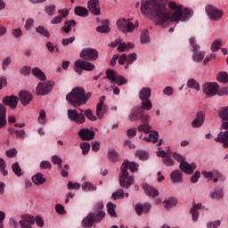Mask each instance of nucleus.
Listing matches in <instances>:
<instances>
[{
  "mask_svg": "<svg viewBox=\"0 0 228 228\" xmlns=\"http://www.w3.org/2000/svg\"><path fill=\"white\" fill-rule=\"evenodd\" d=\"M187 86L189 88H192L193 90H197L198 92H199V90H200V85H199V82H197L193 78H191L188 80Z\"/></svg>",
  "mask_w": 228,
  "mask_h": 228,
  "instance_id": "37998d69",
  "label": "nucleus"
},
{
  "mask_svg": "<svg viewBox=\"0 0 228 228\" xmlns=\"http://www.w3.org/2000/svg\"><path fill=\"white\" fill-rule=\"evenodd\" d=\"M80 58L74 63V70L78 76L83 74V70L86 72H92L95 70V65L90 61H96L99 60V51L95 48H84L80 53ZM86 60V61H85Z\"/></svg>",
  "mask_w": 228,
  "mask_h": 228,
  "instance_id": "f03ea898",
  "label": "nucleus"
},
{
  "mask_svg": "<svg viewBox=\"0 0 228 228\" xmlns=\"http://www.w3.org/2000/svg\"><path fill=\"white\" fill-rule=\"evenodd\" d=\"M116 84L118 85V86L127 85V79L120 75H118V77L116 78Z\"/></svg>",
  "mask_w": 228,
  "mask_h": 228,
  "instance_id": "052dcab7",
  "label": "nucleus"
},
{
  "mask_svg": "<svg viewBox=\"0 0 228 228\" xmlns=\"http://www.w3.org/2000/svg\"><path fill=\"white\" fill-rule=\"evenodd\" d=\"M215 142H221V143L228 142V130L224 132H220L218 134V136L215 139Z\"/></svg>",
  "mask_w": 228,
  "mask_h": 228,
  "instance_id": "4c0bfd02",
  "label": "nucleus"
},
{
  "mask_svg": "<svg viewBox=\"0 0 228 228\" xmlns=\"http://www.w3.org/2000/svg\"><path fill=\"white\" fill-rule=\"evenodd\" d=\"M201 175L203 177H205V179H212L214 183H218V181H225V177H224V175H222L218 171H203Z\"/></svg>",
  "mask_w": 228,
  "mask_h": 228,
  "instance_id": "f8f14e48",
  "label": "nucleus"
},
{
  "mask_svg": "<svg viewBox=\"0 0 228 228\" xmlns=\"http://www.w3.org/2000/svg\"><path fill=\"white\" fill-rule=\"evenodd\" d=\"M136 53H131L128 56L126 55V65L125 66V69H129V66L136 61Z\"/></svg>",
  "mask_w": 228,
  "mask_h": 228,
  "instance_id": "de8ad7c7",
  "label": "nucleus"
},
{
  "mask_svg": "<svg viewBox=\"0 0 228 228\" xmlns=\"http://www.w3.org/2000/svg\"><path fill=\"white\" fill-rule=\"evenodd\" d=\"M36 31L39 35H42V37H45V38H49V37H51V34L49 33V30H47V28H45L43 26H39V27L36 28Z\"/></svg>",
  "mask_w": 228,
  "mask_h": 228,
  "instance_id": "79ce46f5",
  "label": "nucleus"
},
{
  "mask_svg": "<svg viewBox=\"0 0 228 228\" xmlns=\"http://www.w3.org/2000/svg\"><path fill=\"white\" fill-rule=\"evenodd\" d=\"M135 158H138L141 161H147L149 159V153L143 150H138L135 151Z\"/></svg>",
  "mask_w": 228,
  "mask_h": 228,
  "instance_id": "473e14b6",
  "label": "nucleus"
},
{
  "mask_svg": "<svg viewBox=\"0 0 228 228\" xmlns=\"http://www.w3.org/2000/svg\"><path fill=\"white\" fill-rule=\"evenodd\" d=\"M120 170L121 175H119V184L121 188L129 190V188H131L134 183V178L129 175V172H127V164L123 163Z\"/></svg>",
  "mask_w": 228,
  "mask_h": 228,
  "instance_id": "39448f33",
  "label": "nucleus"
},
{
  "mask_svg": "<svg viewBox=\"0 0 228 228\" xmlns=\"http://www.w3.org/2000/svg\"><path fill=\"white\" fill-rule=\"evenodd\" d=\"M142 188L146 195H148L149 197H158V195H159V191H158V189H154L147 183H143Z\"/></svg>",
  "mask_w": 228,
  "mask_h": 228,
  "instance_id": "b1692460",
  "label": "nucleus"
},
{
  "mask_svg": "<svg viewBox=\"0 0 228 228\" xmlns=\"http://www.w3.org/2000/svg\"><path fill=\"white\" fill-rule=\"evenodd\" d=\"M175 204H177L176 200L169 199V200L164 201V208H166V209H170V208H174V206H175Z\"/></svg>",
  "mask_w": 228,
  "mask_h": 228,
  "instance_id": "603ef678",
  "label": "nucleus"
},
{
  "mask_svg": "<svg viewBox=\"0 0 228 228\" xmlns=\"http://www.w3.org/2000/svg\"><path fill=\"white\" fill-rule=\"evenodd\" d=\"M206 12L207 15H208L209 19H211V20H220V19H222V17L224 16V12L213 5L207 6Z\"/></svg>",
  "mask_w": 228,
  "mask_h": 228,
  "instance_id": "9b49d317",
  "label": "nucleus"
},
{
  "mask_svg": "<svg viewBox=\"0 0 228 228\" xmlns=\"http://www.w3.org/2000/svg\"><path fill=\"white\" fill-rule=\"evenodd\" d=\"M129 20H126L124 18L118 19L117 20V28L118 29H119V31H122L124 33V31H126V28L127 26V22Z\"/></svg>",
  "mask_w": 228,
  "mask_h": 228,
  "instance_id": "f704fd0d",
  "label": "nucleus"
},
{
  "mask_svg": "<svg viewBox=\"0 0 228 228\" xmlns=\"http://www.w3.org/2000/svg\"><path fill=\"white\" fill-rule=\"evenodd\" d=\"M6 106L0 103V129H3L6 126Z\"/></svg>",
  "mask_w": 228,
  "mask_h": 228,
  "instance_id": "4be33fe9",
  "label": "nucleus"
},
{
  "mask_svg": "<svg viewBox=\"0 0 228 228\" xmlns=\"http://www.w3.org/2000/svg\"><path fill=\"white\" fill-rule=\"evenodd\" d=\"M72 26H76V20H70L65 21L64 28H63L64 33H70L72 29Z\"/></svg>",
  "mask_w": 228,
  "mask_h": 228,
  "instance_id": "a19ab883",
  "label": "nucleus"
},
{
  "mask_svg": "<svg viewBox=\"0 0 228 228\" xmlns=\"http://www.w3.org/2000/svg\"><path fill=\"white\" fill-rule=\"evenodd\" d=\"M151 90L149 87H142L139 92L140 101H145L151 99Z\"/></svg>",
  "mask_w": 228,
  "mask_h": 228,
  "instance_id": "bb28decb",
  "label": "nucleus"
},
{
  "mask_svg": "<svg viewBox=\"0 0 228 228\" xmlns=\"http://www.w3.org/2000/svg\"><path fill=\"white\" fill-rule=\"evenodd\" d=\"M11 33L14 37V38H20V37H22V30L19 28L12 29Z\"/></svg>",
  "mask_w": 228,
  "mask_h": 228,
  "instance_id": "e2e57ef3",
  "label": "nucleus"
},
{
  "mask_svg": "<svg viewBox=\"0 0 228 228\" xmlns=\"http://www.w3.org/2000/svg\"><path fill=\"white\" fill-rule=\"evenodd\" d=\"M80 148L82 149V154L84 156H86V154H88V152L90 151V143L86 142H81Z\"/></svg>",
  "mask_w": 228,
  "mask_h": 228,
  "instance_id": "864d4df0",
  "label": "nucleus"
},
{
  "mask_svg": "<svg viewBox=\"0 0 228 228\" xmlns=\"http://www.w3.org/2000/svg\"><path fill=\"white\" fill-rule=\"evenodd\" d=\"M39 167L41 168V170H51L53 168V165L51 164V162L47 161V160H43L40 165Z\"/></svg>",
  "mask_w": 228,
  "mask_h": 228,
  "instance_id": "13d9d810",
  "label": "nucleus"
},
{
  "mask_svg": "<svg viewBox=\"0 0 228 228\" xmlns=\"http://www.w3.org/2000/svg\"><path fill=\"white\" fill-rule=\"evenodd\" d=\"M190 44L191 45H192L193 49V61L200 63V61H203L204 58L206 57V52L200 51V46L195 43V37L190 38Z\"/></svg>",
  "mask_w": 228,
  "mask_h": 228,
  "instance_id": "0eeeda50",
  "label": "nucleus"
},
{
  "mask_svg": "<svg viewBox=\"0 0 228 228\" xmlns=\"http://www.w3.org/2000/svg\"><path fill=\"white\" fill-rule=\"evenodd\" d=\"M82 190L84 191H94L97 190V187H95V185L90 182H85L84 184H82Z\"/></svg>",
  "mask_w": 228,
  "mask_h": 228,
  "instance_id": "c03bdc74",
  "label": "nucleus"
},
{
  "mask_svg": "<svg viewBox=\"0 0 228 228\" xmlns=\"http://www.w3.org/2000/svg\"><path fill=\"white\" fill-rule=\"evenodd\" d=\"M129 49H134V45L133 43L126 44L125 42L121 41L118 46V53H124L126 51H129Z\"/></svg>",
  "mask_w": 228,
  "mask_h": 228,
  "instance_id": "c85d7f7f",
  "label": "nucleus"
},
{
  "mask_svg": "<svg viewBox=\"0 0 228 228\" xmlns=\"http://www.w3.org/2000/svg\"><path fill=\"white\" fill-rule=\"evenodd\" d=\"M217 81L219 83H228V75L225 72H221L217 75Z\"/></svg>",
  "mask_w": 228,
  "mask_h": 228,
  "instance_id": "4d7b16f0",
  "label": "nucleus"
},
{
  "mask_svg": "<svg viewBox=\"0 0 228 228\" xmlns=\"http://www.w3.org/2000/svg\"><path fill=\"white\" fill-rule=\"evenodd\" d=\"M151 208L152 205H151V203H137L134 207L135 213L138 215V216H142V215H149Z\"/></svg>",
  "mask_w": 228,
  "mask_h": 228,
  "instance_id": "ddd939ff",
  "label": "nucleus"
},
{
  "mask_svg": "<svg viewBox=\"0 0 228 228\" xmlns=\"http://www.w3.org/2000/svg\"><path fill=\"white\" fill-rule=\"evenodd\" d=\"M142 111L143 110L140 108H134L129 114V120H131V122H136V120H138L142 116Z\"/></svg>",
  "mask_w": 228,
  "mask_h": 228,
  "instance_id": "393cba45",
  "label": "nucleus"
},
{
  "mask_svg": "<svg viewBox=\"0 0 228 228\" xmlns=\"http://www.w3.org/2000/svg\"><path fill=\"white\" fill-rule=\"evenodd\" d=\"M87 8L93 15H101V4L99 0H89Z\"/></svg>",
  "mask_w": 228,
  "mask_h": 228,
  "instance_id": "2eb2a0df",
  "label": "nucleus"
},
{
  "mask_svg": "<svg viewBox=\"0 0 228 228\" xmlns=\"http://www.w3.org/2000/svg\"><path fill=\"white\" fill-rule=\"evenodd\" d=\"M45 12L49 15L50 17H54L56 15V5L55 4H50L45 7Z\"/></svg>",
  "mask_w": 228,
  "mask_h": 228,
  "instance_id": "58836bf2",
  "label": "nucleus"
},
{
  "mask_svg": "<svg viewBox=\"0 0 228 228\" xmlns=\"http://www.w3.org/2000/svg\"><path fill=\"white\" fill-rule=\"evenodd\" d=\"M68 118L71 122H75V124H85L86 120L85 114H79V112L74 109L68 110Z\"/></svg>",
  "mask_w": 228,
  "mask_h": 228,
  "instance_id": "1a4fd4ad",
  "label": "nucleus"
},
{
  "mask_svg": "<svg viewBox=\"0 0 228 228\" xmlns=\"http://www.w3.org/2000/svg\"><path fill=\"white\" fill-rule=\"evenodd\" d=\"M223 41L222 39H216L215 40L211 45V51L212 53H216L220 50L222 47Z\"/></svg>",
  "mask_w": 228,
  "mask_h": 228,
  "instance_id": "ea45409f",
  "label": "nucleus"
},
{
  "mask_svg": "<svg viewBox=\"0 0 228 228\" xmlns=\"http://www.w3.org/2000/svg\"><path fill=\"white\" fill-rule=\"evenodd\" d=\"M218 115L222 120H228V107L220 108Z\"/></svg>",
  "mask_w": 228,
  "mask_h": 228,
  "instance_id": "09e8293b",
  "label": "nucleus"
},
{
  "mask_svg": "<svg viewBox=\"0 0 228 228\" xmlns=\"http://www.w3.org/2000/svg\"><path fill=\"white\" fill-rule=\"evenodd\" d=\"M104 101H106V96H102L96 106V116L98 118H102V117H104V113L108 111V106L104 105Z\"/></svg>",
  "mask_w": 228,
  "mask_h": 228,
  "instance_id": "dca6fc26",
  "label": "nucleus"
},
{
  "mask_svg": "<svg viewBox=\"0 0 228 228\" xmlns=\"http://www.w3.org/2000/svg\"><path fill=\"white\" fill-rule=\"evenodd\" d=\"M112 199L114 200H117V199H124V190L119 189V190H117V191L113 192Z\"/></svg>",
  "mask_w": 228,
  "mask_h": 228,
  "instance_id": "bf43d9fd",
  "label": "nucleus"
},
{
  "mask_svg": "<svg viewBox=\"0 0 228 228\" xmlns=\"http://www.w3.org/2000/svg\"><path fill=\"white\" fill-rule=\"evenodd\" d=\"M141 101V108L142 110H144L145 111H151V110H152V102L151 101V99Z\"/></svg>",
  "mask_w": 228,
  "mask_h": 228,
  "instance_id": "e433bc0d",
  "label": "nucleus"
},
{
  "mask_svg": "<svg viewBox=\"0 0 228 228\" xmlns=\"http://www.w3.org/2000/svg\"><path fill=\"white\" fill-rule=\"evenodd\" d=\"M224 197V191L218 190L211 193V199H222Z\"/></svg>",
  "mask_w": 228,
  "mask_h": 228,
  "instance_id": "0e129e2a",
  "label": "nucleus"
},
{
  "mask_svg": "<svg viewBox=\"0 0 228 228\" xmlns=\"http://www.w3.org/2000/svg\"><path fill=\"white\" fill-rule=\"evenodd\" d=\"M75 14L78 17H88V10L83 6H77L75 8Z\"/></svg>",
  "mask_w": 228,
  "mask_h": 228,
  "instance_id": "72a5a7b5",
  "label": "nucleus"
},
{
  "mask_svg": "<svg viewBox=\"0 0 228 228\" xmlns=\"http://www.w3.org/2000/svg\"><path fill=\"white\" fill-rule=\"evenodd\" d=\"M2 102L4 106H9L11 110H15L17 104H19V97L14 95L5 96L3 98Z\"/></svg>",
  "mask_w": 228,
  "mask_h": 228,
  "instance_id": "a211bd4d",
  "label": "nucleus"
},
{
  "mask_svg": "<svg viewBox=\"0 0 228 228\" xmlns=\"http://www.w3.org/2000/svg\"><path fill=\"white\" fill-rule=\"evenodd\" d=\"M171 12H167V0H142L141 12L145 17L153 16L157 20L156 25L161 26L165 22H186L193 14L191 9H183L181 4L171 1L168 3Z\"/></svg>",
  "mask_w": 228,
  "mask_h": 228,
  "instance_id": "f257e3e1",
  "label": "nucleus"
},
{
  "mask_svg": "<svg viewBox=\"0 0 228 228\" xmlns=\"http://www.w3.org/2000/svg\"><path fill=\"white\" fill-rule=\"evenodd\" d=\"M19 224L21 228H33L31 225L35 224V217L30 215H23Z\"/></svg>",
  "mask_w": 228,
  "mask_h": 228,
  "instance_id": "f3484780",
  "label": "nucleus"
},
{
  "mask_svg": "<svg viewBox=\"0 0 228 228\" xmlns=\"http://www.w3.org/2000/svg\"><path fill=\"white\" fill-rule=\"evenodd\" d=\"M108 159L110 161H113V163L118 161V153L115 151V150L111 149L108 151Z\"/></svg>",
  "mask_w": 228,
  "mask_h": 228,
  "instance_id": "49530a36",
  "label": "nucleus"
},
{
  "mask_svg": "<svg viewBox=\"0 0 228 228\" xmlns=\"http://www.w3.org/2000/svg\"><path fill=\"white\" fill-rule=\"evenodd\" d=\"M140 120L142 125L137 127V131H139V133H142V131H143L145 134L150 133L148 137H144L145 142H152V143H157L158 140H159V134H158L156 131H151V129H152L149 124V122H151V115L149 113H144L142 110L140 116Z\"/></svg>",
  "mask_w": 228,
  "mask_h": 228,
  "instance_id": "7ed1b4c3",
  "label": "nucleus"
},
{
  "mask_svg": "<svg viewBox=\"0 0 228 228\" xmlns=\"http://www.w3.org/2000/svg\"><path fill=\"white\" fill-rule=\"evenodd\" d=\"M20 101L22 106H28L29 102L33 100V95L28 91H21L19 93Z\"/></svg>",
  "mask_w": 228,
  "mask_h": 228,
  "instance_id": "6ab92c4d",
  "label": "nucleus"
},
{
  "mask_svg": "<svg viewBox=\"0 0 228 228\" xmlns=\"http://www.w3.org/2000/svg\"><path fill=\"white\" fill-rule=\"evenodd\" d=\"M32 74L35 76V77L40 79V81H45L46 79L45 74H44L39 68H34L32 69Z\"/></svg>",
  "mask_w": 228,
  "mask_h": 228,
  "instance_id": "2f4dec72",
  "label": "nucleus"
},
{
  "mask_svg": "<svg viewBox=\"0 0 228 228\" xmlns=\"http://www.w3.org/2000/svg\"><path fill=\"white\" fill-rule=\"evenodd\" d=\"M220 86H218V84L215 82H207L202 86L203 94L208 97H215V95L218 94Z\"/></svg>",
  "mask_w": 228,
  "mask_h": 228,
  "instance_id": "6e6552de",
  "label": "nucleus"
},
{
  "mask_svg": "<svg viewBox=\"0 0 228 228\" xmlns=\"http://www.w3.org/2000/svg\"><path fill=\"white\" fill-rule=\"evenodd\" d=\"M95 224V221L92 218V214H88L82 221V227L90 228Z\"/></svg>",
  "mask_w": 228,
  "mask_h": 228,
  "instance_id": "c756f323",
  "label": "nucleus"
},
{
  "mask_svg": "<svg viewBox=\"0 0 228 228\" xmlns=\"http://www.w3.org/2000/svg\"><path fill=\"white\" fill-rule=\"evenodd\" d=\"M84 115L85 117H86V118H88V120H92V121L97 120V118L94 115V112L90 109L86 110L84 111Z\"/></svg>",
  "mask_w": 228,
  "mask_h": 228,
  "instance_id": "6e6d98bb",
  "label": "nucleus"
},
{
  "mask_svg": "<svg viewBox=\"0 0 228 228\" xmlns=\"http://www.w3.org/2000/svg\"><path fill=\"white\" fill-rule=\"evenodd\" d=\"M124 163L127 165V169L129 168L130 172H138V164L136 162L126 160Z\"/></svg>",
  "mask_w": 228,
  "mask_h": 228,
  "instance_id": "3c124183",
  "label": "nucleus"
},
{
  "mask_svg": "<svg viewBox=\"0 0 228 228\" xmlns=\"http://www.w3.org/2000/svg\"><path fill=\"white\" fill-rule=\"evenodd\" d=\"M106 76H107L106 78L113 83L112 86H115L117 77H118V74H117V71H115L113 69H107L106 70Z\"/></svg>",
  "mask_w": 228,
  "mask_h": 228,
  "instance_id": "cd10ccee",
  "label": "nucleus"
},
{
  "mask_svg": "<svg viewBox=\"0 0 228 228\" xmlns=\"http://www.w3.org/2000/svg\"><path fill=\"white\" fill-rule=\"evenodd\" d=\"M45 118H46L45 110H41L38 117V123L42 125L45 124Z\"/></svg>",
  "mask_w": 228,
  "mask_h": 228,
  "instance_id": "774afa93",
  "label": "nucleus"
},
{
  "mask_svg": "<svg viewBox=\"0 0 228 228\" xmlns=\"http://www.w3.org/2000/svg\"><path fill=\"white\" fill-rule=\"evenodd\" d=\"M5 154L8 158H15V156H17V149L12 148L10 150H7L5 151Z\"/></svg>",
  "mask_w": 228,
  "mask_h": 228,
  "instance_id": "69168bd1",
  "label": "nucleus"
},
{
  "mask_svg": "<svg viewBox=\"0 0 228 228\" xmlns=\"http://www.w3.org/2000/svg\"><path fill=\"white\" fill-rule=\"evenodd\" d=\"M117 205L113 204L112 202L107 203V211L110 216L112 218H117V212L115 211Z\"/></svg>",
  "mask_w": 228,
  "mask_h": 228,
  "instance_id": "c9c22d12",
  "label": "nucleus"
},
{
  "mask_svg": "<svg viewBox=\"0 0 228 228\" xmlns=\"http://www.w3.org/2000/svg\"><path fill=\"white\" fill-rule=\"evenodd\" d=\"M0 172L4 177L8 175V170H6V162H4V159H0Z\"/></svg>",
  "mask_w": 228,
  "mask_h": 228,
  "instance_id": "8fccbe9b",
  "label": "nucleus"
},
{
  "mask_svg": "<svg viewBox=\"0 0 228 228\" xmlns=\"http://www.w3.org/2000/svg\"><path fill=\"white\" fill-rule=\"evenodd\" d=\"M102 209H104V204L100 201L94 207V212L89 213V215H92L94 224H99V222H102V220H104L106 213H104V210Z\"/></svg>",
  "mask_w": 228,
  "mask_h": 228,
  "instance_id": "423d86ee",
  "label": "nucleus"
},
{
  "mask_svg": "<svg viewBox=\"0 0 228 228\" xmlns=\"http://www.w3.org/2000/svg\"><path fill=\"white\" fill-rule=\"evenodd\" d=\"M54 86V82L48 81L46 83L40 82L36 89L37 95H47L53 90Z\"/></svg>",
  "mask_w": 228,
  "mask_h": 228,
  "instance_id": "9d476101",
  "label": "nucleus"
},
{
  "mask_svg": "<svg viewBox=\"0 0 228 228\" xmlns=\"http://www.w3.org/2000/svg\"><path fill=\"white\" fill-rule=\"evenodd\" d=\"M79 138L84 141L90 142V140H94L95 138V131L88 129V128H82L77 133Z\"/></svg>",
  "mask_w": 228,
  "mask_h": 228,
  "instance_id": "4468645a",
  "label": "nucleus"
},
{
  "mask_svg": "<svg viewBox=\"0 0 228 228\" xmlns=\"http://www.w3.org/2000/svg\"><path fill=\"white\" fill-rule=\"evenodd\" d=\"M170 179L174 184L183 182V173L179 170H175L170 174Z\"/></svg>",
  "mask_w": 228,
  "mask_h": 228,
  "instance_id": "a878e982",
  "label": "nucleus"
},
{
  "mask_svg": "<svg viewBox=\"0 0 228 228\" xmlns=\"http://www.w3.org/2000/svg\"><path fill=\"white\" fill-rule=\"evenodd\" d=\"M200 208H202L200 203L193 204V208L191 209L193 222H197V220H199V210L197 209H200Z\"/></svg>",
  "mask_w": 228,
  "mask_h": 228,
  "instance_id": "7c9ffc66",
  "label": "nucleus"
},
{
  "mask_svg": "<svg viewBox=\"0 0 228 228\" xmlns=\"http://www.w3.org/2000/svg\"><path fill=\"white\" fill-rule=\"evenodd\" d=\"M197 168V165L195 163L188 164V162L182 161L180 163V169L182 172H184V174H193V170Z\"/></svg>",
  "mask_w": 228,
  "mask_h": 228,
  "instance_id": "412c9836",
  "label": "nucleus"
},
{
  "mask_svg": "<svg viewBox=\"0 0 228 228\" xmlns=\"http://www.w3.org/2000/svg\"><path fill=\"white\" fill-rule=\"evenodd\" d=\"M151 42V37H149V31L144 30L141 35V43L149 44Z\"/></svg>",
  "mask_w": 228,
  "mask_h": 228,
  "instance_id": "5fc2aeb1",
  "label": "nucleus"
},
{
  "mask_svg": "<svg viewBox=\"0 0 228 228\" xmlns=\"http://www.w3.org/2000/svg\"><path fill=\"white\" fill-rule=\"evenodd\" d=\"M206 119V114L202 111L198 112L196 114V118L191 122V126L194 128L201 127L204 124V120Z\"/></svg>",
  "mask_w": 228,
  "mask_h": 228,
  "instance_id": "aec40b11",
  "label": "nucleus"
},
{
  "mask_svg": "<svg viewBox=\"0 0 228 228\" xmlns=\"http://www.w3.org/2000/svg\"><path fill=\"white\" fill-rule=\"evenodd\" d=\"M47 181L45 177H44V174L37 173L32 176V182L36 186H42V184H45V183Z\"/></svg>",
  "mask_w": 228,
  "mask_h": 228,
  "instance_id": "5701e85b",
  "label": "nucleus"
},
{
  "mask_svg": "<svg viewBox=\"0 0 228 228\" xmlns=\"http://www.w3.org/2000/svg\"><path fill=\"white\" fill-rule=\"evenodd\" d=\"M83 95H85V88L75 87L66 95V101L72 105L73 108L83 106Z\"/></svg>",
  "mask_w": 228,
  "mask_h": 228,
  "instance_id": "20e7f679",
  "label": "nucleus"
},
{
  "mask_svg": "<svg viewBox=\"0 0 228 228\" xmlns=\"http://www.w3.org/2000/svg\"><path fill=\"white\" fill-rule=\"evenodd\" d=\"M96 30L98 31V33H110V26L102 25L97 27Z\"/></svg>",
  "mask_w": 228,
  "mask_h": 228,
  "instance_id": "680f3d73",
  "label": "nucleus"
},
{
  "mask_svg": "<svg viewBox=\"0 0 228 228\" xmlns=\"http://www.w3.org/2000/svg\"><path fill=\"white\" fill-rule=\"evenodd\" d=\"M12 172L17 175V177H20L22 175V169L19 165V162H15L12 165Z\"/></svg>",
  "mask_w": 228,
  "mask_h": 228,
  "instance_id": "a18cd8bd",
  "label": "nucleus"
},
{
  "mask_svg": "<svg viewBox=\"0 0 228 228\" xmlns=\"http://www.w3.org/2000/svg\"><path fill=\"white\" fill-rule=\"evenodd\" d=\"M220 220H216V221H214V222H208L207 224V228H218L220 227Z\"/></svg>",
  "mask_w": 228,
  "mask_h": 228,
  "instance_id": "338daca9",
  "label": "nucleus"
}]
</instances>
